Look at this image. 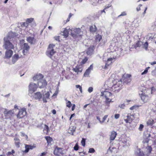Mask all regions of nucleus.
Instances as JSON below:
<instances>
[{
    "mask_svg": "<svg viewBox=\"0 0 156 156\" xmlns=\"http://www.w3.org/2000/svg\"><path fill=\"white\" fill-rule=\"evenodd\" d=\"M15 36L14 33L9 32L7 36L4 37V44L3 47L6 50L11 49L13 48V46L10 41L13 40V38Z\"/></svg>",
    "mask_w": 156,
    "mask_h": 156,
    "instance_id": "nucleus-1",
    "label": "nucleus"
},
{
    "mask_svg": "<svg viewBox=\"0 0 156 156\" xmlns=\"http://www.w3.org/2000/svg\"><path fill=\"white\" fill-rule=\"evenodd\" d=\"M123 85L122 79L119 80H115L114 81L113 84L112 86H109V87L111 88L112 91L118 93L121 89Z\"/></svg>",
    "mask_w": 156,
    "mask_h": 156,
    "instance_id": "nucleus-2",
    "label": "nucleus"
},
{
    "mask_svg": "<svg viewBox=\"0 0 156 156\" xmlns=\"http://www.w3.org/2000/svg\"><path fill=\"white\" fill-rule=\"evenodd\" d=\"M101 95L105 98L106 102H111L112 99L114 98V96L112 95L110 92L106 91L102 92Z\"/></svg>",
    "mask_w": 156,
    "mask_h": 156,
    "instance_id": "nucleus-3",
    "label": "nucleus"
},
{
    "mask_svg": "<svg viewBox=\"0 0 156 156\" xmlns=\"http://www.w3.org/2000/svg\"><path fill=\"white\" fill-rule=\"evenodd\" d=\"M55 46V45L53 44H50L46 51L47 55L51 58L56 52L54 50Z\"/></svg>",
    "mask_w": 156,
    "mask_h": 156,
    "instance_id": "nucleus-4",
    "label": "nucleus"
},
{
    "mask_svg": "<svg viewBox=\"0 0 156 156\" xmlns=\"http://www.w3.org/2000/svg\"><path fill=\"white\" fill-rule=\"evenodd\" d=\"M14 110H8L6 109H5L4 113L5 118L7 119H11L14 115Z\"/></svg>",
    "mask_w": 156,
    "mask_h": 156,
    "instance_id": "nucleus-5",
    "label": "nucleus"
},
{
    "mask_svg": "<svg viewBox=\"0 0 156 156\" xmlns=\"http://www.w3.org/2000/svg\"><path fill=\"white\" fill-rule=\"evenodd\" d=\"M109 54H110L109 53H106L103 56V60L104 61H105L106 59H107V62L106 63V65L105 66V67H107V66H108L109 65H110L111 63L112 62V61L114 59V58H108V57H107V58H105V57L107 55H108Z\"/></svg>",
    "mask_w": 156,
    "mask_h": 156,
    "instance_id": "nucleus-6",
    "label": "nucleus"
},
{
    "mask_svg": "<svg viewBox=\"0 0 156 156\" xmlns=\"http://www.w3.org/2000/svg\"><path fill=\"white\" fill-rule=\"evenodd\" d=\"M37 85L35 83H31L29 86V91L30 93H33L37 88Z\"/></svg>",
    "mask_w": 156,
    "mask_h": 156,
    "instance_id": "nucleus-7",
    "label": "nucleus"
},
{
    "mask_svg": "<svg viewBox=\"0 0 156 156\" xmlns=\"http://www.w3.org/2000/svg\"><path fill=\"white\" fill-rule=\"evenodd\" d=\"M71 34L72 36L74 37L76 35L81 36L83 33L80 28H76L71 30Z\"/></svg>",
    "mask_w": 156,
    "mask_h": 156,
    "instance_id": "nucleus-8",
    "label": "nucleus"
},
{
    "mask_svg": "<svg viewBox=\"0 0 156 156\" xmlns=\"http://www.w3.org/2000/svg\"><path fill=\"white\" fill-rule=\"evenodd\" d=\"M27 112L26 109L24 108L21 109L19 111L17 115V118L21 119L23 117L26 115Z\"/></svg>",
    "mask_w": 156,
    "mask_h": 156,
    "instance_id": "nucleus-9",
    "label": "nucleus"
},
{
    "mask_svg": "<svg viewBox=\"0 0 156 156\" xmlns=\"http://www.w3.org/2000/svg\"><path fill=\"white\" fill-rule=\"evenodd\" d=\"M37 86H38L39 87L41 88L45 87L47 85V83L46 81L44 80H41L37 82Z\"/></svg>",
    "mask_w": 156,
    "mask_h": 156,
    "instance_id": "nucleus-10",
    "label": "nucleus"
},
{
    "mask_svg": "<svg viewBox=\"0 0 156 156\" xmlns=\"http://www.w3.org/2000/svg\"><path fill=\"white\" fill-rule=\"evenodd\" d=\"M130 76L129 74H125L123 76L122 79L124 83L128 84L130 83L131 81V79L130 78Z\"/></svg>",
    "mask_w": 156,
    "mask_h": 156,
    "instance_id": "nucleus-11",
    "label": "nucleus"
},
{
    "mask_svg": "<svg viewBox=\"0 0 156 156\" xmlns=\"http://www.w3.org/2000/svg\"><path fill=\"white\" fill-rule=\"evenodd\" d=\"M54 154L56 156H60L63 154L62 148L58 147L55 148L54 151Z\"/></svg>",
    "mask_w": 156,
    "mask_h": 156,
    "instance_id": "nucleus-12",
    "label": "nucleus"
},
{
    "mask_svg": "<svg viewBox=\"0 0 156 156\" xmlns=\"http://www.w3.org/2000/svg\"><path fill=\"white\" fill-rule=\"evenodd\" d=\"M141 99L144 103L147 102L149 100V98L148 96L145 93H142L140 95Z\"/></svg>",
    "mask_w": 156,
    "mask_h": 156,
    "instance_id": "nucleus-13",
    "label": "nucleus"
},
{
    "mask_svg": "<svg viewBox=\"0 0 156 156\" xmlns=\"http://www.w3.org/2000/svg\"><path fill=\"white\" fill-rule=\"evenodd\" d=\"M118 149L114 147H110L108 150L107 152L109 154H111L112 155L115 154L117 152Z\"/></svg>",
    "mask_w": 156,
    "mask_h": 156,
    "instance_id": "nucleus-14",
    "label": "nucleus"
},
{
    "mask_svg": "<svg viewBox=\"0 0 156 156\" xmlns=\"http://www.w3.org/2000/svg\"><path fill=\"white\" fill-rule=\"evenodd\" d=\"M50 93L49 92H45L43 94V101L44 102H46L49 99Z\"/></svg>",
    "mask_w": 156,
    "mask_h": 156,
    "instance_id": "nucleus-15",
    "label": "nucleus"
},
{
    "mask_svg": "<svg viewBox=\"0 0 156 156\" xmlns=\"http://www.w3.org/2000/svg\"><path fill=\"white\" fill-rule=\"evenodd\" d=\"M127 118L124 119L126 123H130L133 119L134 118V115H131L130 114H128L127 116Z\"/></svg>",
    "mask_w": 156,
    "mask_h": 156,
    "instance_id": "nucleus-16",
    "label": "nucleus"
},
{
    "mask_svg": "<svg viewBox=\"0 0 156 156\" xmlns=\"http://www.w3.org/2000/svg\"><path fill=\"white\" fill-rule=\"evenodd\" d=\"M63 30L62 32V35H63L65 37H67L68 36V34L69 32V31H71V30H69V27H67L66 28L63 29Z\"/></svg>",
    "mask_w": 156,
    "mask_h": 156,
    "instance_id": "nucleus-17",
    "label": "nucleus"
},
{
    "mask_svg": "<svg viewBox=\"0 0 156 156\" xmlns=\"http://www.w3.org/2000/svg\"><path fill=\"white\" fill-rule=\"evenodd\" d=\"M43 76L41 74H39L36 75L33 77V79L35 82H38L41 80H43Z\"/></svg>",
    "mask_w": 156,
    "mask_h": 156,
    "instance_id": "nucleus-18",
    "label": "nucleus"
},
{
    "mask_svg": "<svg viewBox=\"0 0 156 156\" xmlns=\"http://www.w3.org/2000/svg\"><path fill=\"white\" fill-rule=\"evenodd\" d=\"M75 72L78 73L79 72H81L83 70V66L81 64L77 65L75 68L73 69Z\"/></svg>",
    "mask_w": 156,
    "mask_h": 156,
    "instance_id": "nucleus-19",
    "label": "nucleus"
},
{
    "mask_svg": "<svg viewBox=\"0 0 156 156\" xmlns=\"http://www.w3.org/2000/svg\"><path fill=\"white\" fill-rule=\"evenodd\" d=\"M13 54V51L11 49L7 50L5 53V57L6 58H9Z\"/></svg>",
    "mask_w": 156,
    "mask_h": 156,
    "instance_id": "nucleus-20",
    "label": "nucleus"
},
{
    "mask_svg": "<svg viewBox=\"0 0 156 156\" xmlns=\"http://www.w3.org/2000/svg\"><path fill=\"white\" fill-rule=\"evenodd\" d=\"M30 46L27 43H25L23 45V53L24 55H25L29 50Z\"/></svg>",
    "mask_w": 156,
    "mask_h": 156,
    "instance_id": "nucleus-21",
    "label": "nucleus"
},
{
    "mask_svg": "<svg viewBox=\"0 0 156 156\" xmlns=\"http://www.w3.org/2000/svg\"><path fill=\"white\" fill-rule=\"evenodd\" d=\"M27 41L31 44H34L36 42V39L34 37L30 36L27 37Z\"/></svg>",
    "mask_w": 156,
    "mask_h": 156,
    "instance_id": "nucleus-22",
    "label": "nucleus"
},
{
    "mask_svg": "<svg viewBox=\"0 0 156 156\" xmlns=\"http://www.w3.org/2000/svg\"><path fill=\"white\" fill-rule=\"evenodd\" d=\"M20 57L18 54H16L14 55L12 58V63L14 64L20 58Z\"/></svg>",
    "mask_w": 156,
    "mask_h": 156,
    "instance_id": "nucleus-23",
    "label": "nucleus"
},
{
    "mask_svg": "<svg viewBox=\"0 0 156 156\" xmlns=\"http://www.w3.org/2000/svg\"><path fill=\"white\" fill-rule=\"evenodd\" d=\"M34 98L36 99L40 100L42 97V94L40 92H37L34 94Z\"/></svg>",
    "mask_w": 156,
    "mask_h": 156,
    "instance_id": "nucleus-24",
    "label": "nucleus"
},
{
    "mask_svg": "<svg viewBox=\"0 0 156 156\" xmlns=\"http://www.w3.org/2000/svg\"><path fill=\"white\" fill-rule=\"evenodd\" d=\"M91 2V4L94 5H96L98 4H100L102 3L103 0H89Z\"/></svg>",
    "mask_w": 156,
    "mask_h": 156,
    "instance_id": "nucleus-25",
    "label": "nucleus"
},
{
    "mask_svg": "<svg viewBox=\"0 0 156 156\" xmlns=\"http://www.w3.org/2000/svg\"><path fill=\"white\" fill-rule=\"evenodd\" d=\"M93 68V66L92 65H91L90 67L88 68L86 70L84 74V76H88L90 71L91 70H92Z\"/></svg>",
    "mask_w": 156,
    "mask_h": 156,
    "instance_id": "nucleus-26",
    "label": "nucleus"
},
{
    "mask_svg": "<svg viewBox=\"0 0 156 156\" xmlns=\"http://www.w3.org/2000/svg\"><path fill=\"white\" fill-rule=\"evenodd\" d=\"M76 127L74 126H70L68 130V133L72 135H73V133L75 131Z\"/></svg>",
    "mask_w": 156,
    "mask_h": 156,
    "instance_id": "nucleus-27",
    "label": "nucleus"
},
{
    "mask_svg": "<svg viewBox=\"0 0 156 156\" xmlns=\"http://www.w3.org/2000/svg\"><path fill=\"white\" fill-rule=\"evenodd\" d=\"M94 49V47L93 46H90V47L88 49L87 53V55H90L93 52Z\"/></svg>",
    "mask_w": 156,
    "mask_h": 156,
    "instance_id": "nucleus-28",
    "label": "nucleus"
},
{
    "mask_svg": "<svg viewBox=\"0 0 156 156\" xmlns=\"http://www.w3.org/2000/svg\"><path fill=\"white\" fill-rule=\"evenodd\" d=\"M34 146L29 145H26L25 146V152L27 153L30 149H32L34 148Z\"/></svg>",
    "mask_w": 156,
    "mask_h": 156,
    "instance_id": "nucleus-29",
    "label": "nucleus"
},
{
    "mask_svg": "<svg viewBox=\"0 0 156 156\" xmlns=\"http://www.w3.org/2000/svg\"><path fill=\"white\" fill-rule=\"evenodd\" d=\"M117 135V133L116 132L113 131L112 132L111 135L110 136V140H113L115 138Z\"/></svg>",
    "mask_w": 156,
    "mask_h": 156,
    "instance_id": "nucleus-30",
    "label": "nucleus"
},
{
    "mask_svg": "<svg viewBox=\"0 0 156 156\" xmlns=\"http://www.w3.org/2000/svg\"><path fill=\"white\" fill-rule=\"evenodd\" d=\"M155 38V35L154 34H150L147 35V39L148 40H152Z\"/></svg>",
    "mask_w": 156,
    "mask_h": 156,
    "instance_id": "nucleus-31",
    "label": "nucleus"
},
{
    "mask_svg": "<svg viewBox=\"0 0 156 156\" xmlns=\"http://www.w3.org/2000/svg\"><path fill=\"white\" fill-rule=\"evenodd\" d=\"M14 140L15 141V144L16 146L17 147H20V140L16 137L14 138Z\"/></svg>",
    "mask_w": 156,
    "mask_h": 156,
    "instance_id": "nucleus-32",
    "label": "nucleus"
},
{
    "mask_svg": "<svg viewBox=\"0 0 156 156\" xmlns=\"http://www.w3.org/2000/svg\"><path fill=\"white\" fill-rule=\"evenodd\" d=\"M136 156H144V154L143 151L140 150H138V151L135 153Z\"/></svg>",
    "mask_w": 156,
    "mask_h": 156,
    "instance_id": "nucleus-33",
    "label": "nucleus"
},
{
    "mask_svg": "<svg viewBox=\"0 0 156 156\" xmlns=\"http://www.w3.org/2000/svg\"><path fill=\"white\" fill-rule=\"evenodd\" d=\"M102 39V37L101 35L98 34L96 36L95 40L96 42H99Z\"/></svg>",
    "mask_w": 156,
    "mask_h": 156,
    "instance_id": "nucleus-34",
    "label": "nucleus"
},
{
    "mask_svg": "<svg viewBox=\"0 0 156 156\" xmlns=\"http://www.w3.org/2000/svg\"><path fill=\"white\" fill-rule=\"evenodd\" d=\"M113 84V83L111 81H108L105 83V84L107 85L108 87L110 89H111V88L109 87V86H112Z\"/></svg>",
    "mask_w": 156,
    "mask_h": 156,
    "instance_id": "nucleus-35",
    "label": "nucleus"
},
{
    "mask_svg": "<svg viewBox=\"0 0 156 156\" xmlns=\"http://www.w3.org/2000/svg\"><path fill=\"white\" fill-rule=\"evenodd\" d=\"M142 42L140 41H138L136 43V44L135 46V47L136 48L137 47H140L141 46V45H142Z\"/></svg>",
    "mask_w": 156,
    "mask_h": 156,
    "instance_id": "nucleus-36",
    "label": "nucleus"
},
{
    "mask_svg": "<svg viewBox=\"0 0 156 156\" xmlns=\"http://www.w3.org/2000/svg\"><path fill=\"white\" fill-rule=\"evenodd\" d=\"M148 125H152L154 124V120L152 119L149 120L147 122Z\"/></svg>",
    "mask_w": 156,
    "mask_h": 156,
    "instance_id": "nucleus-37",
    "label": "nucleus"
},
{
    "mask_svg": "<svg viewBox=\"0 0 156 156\" xmlns=\"http://www.w3.org/2000/svg\"><path fill=\"white\" fill-rule=\"evenodd\" d=\"M66 106L69 108H70L72 105V104L71 102L67 100L66 99Z\"/></svg>",
    "mask_w": 156,
    "mask_h": 156,
    "instance_id": "nucleus-38",
    "label": "nucleus"
},
{
    "mask_svg": "<svg viewBox=\"0 0 156 156\" xmlns=\"http://www.w3.org/2000/svg\"><path fill=\"white\" fill-rule=\"evenodd\" d=\"M45 138L47 141L48 143H50L51 141H52V139L51 138L50 136H46L45 137Z\"/></svg>",
    "mask_w": 156,
    "mask_h": 156,
    "instance_id": "nucleus-39",
    "label": "nucleus"
},
{
    "mask_svg": "<svg viewBox=\"0 0 156 156\" xmlns=\"http://www.w3.org/2000/svg\"><path fill=\"white\" fill-rule=\"evenodd\" d=\"M146 149L147 150V151L148 152V153L150 154L152 151V147L151 146H148L147 148Z\"/></svg>",
    "mask_w": 156,
    "mask_h": 156,
    "instance_id": "nucleus-40",
    "label": "nucleus"
},
{
    "mask_svg": "<svg viewBox=\"0 0 156 156\" xmlns=\"http://www.w3.org/2000/svg\"><path fill=\"white\" fill-rule=\"evenodd\" d=\"M34 20L33 18H30L27 19L26 20L28 24L31 23Z\"/></svg>",
    "mask_w": 156,
    "mask_h": 156,
    "instance_id": "nucleus-41",
    "label": "nucleus"
},
{
    "mask_svg": "<svg viewBox=\"0 0 156 156\" xmlns=\"http://www.w3.org/2000/svg\"><path fill=\"white\" fill-rule=\"evenodd\" d=\"M150 68V67H148L146 68L144 71L141 73L142 75L146 74L148 72V69Z\"/></svg>",
    "mask_w": 156,
    "mask_h": 156,
    "instance_id": "nucleus-42",
    "label": "nucleus"
},
{
    "mask_svg": "<svg viewBox=\"0 0 156 156\" xmlns=\"http://www.w3.org/2000/svg\"><path fill=\"white\" fill-rule=\"evenodd\" d=\"M21 25L22 27H27L28 26V24L26 21L25 22L22 23V24H21Z\"/></svg>",
    "mask_w": 156,
    "mask_h": 156,
    "instance_id": "nucleus-43",
    "label": "nucleus"
},
{
    "mask_svg": "<svg viewBox=\"0 0 156 156\" xmlns=\"http://www.w3.org/2000/svg\"><path fill=\"white\" fill-rule=\"evenodd\" d=\"M94 27L93 26H92L90 27V31L92 32H95L96 30V28H95V26H94Z\"/></svg>",
    "mask_w": 156,
    "mask_h": 156,
    "instance_id": "nucleus-44",
    "label": "nucleus"
},
{
    "mask_svg": "<svg viewBox=\"0 0 156 156\" xmlns=\"http://www.w3.org/2000/svg\"><path fill=\"white\" fill-rule=\"evenodd\" d=\"M151 135L150 134H148V136H147V138H146L145 140L143 141L144 143H148V141L150 140V139H149V138L150 137Z\"/></svg>",
    "mask_w": 156,
    "mask_h": 156,
    "instance_id": "nucleus-45",
    "label": "nucleus"
},
{
    "mask_svg": "<svg viewBox=\"0 0 156 156\" xmlns=\"http://www.w3.org/2000/svg\"><path fill=\"white\" fill-rule=\"evenodd\" d=\"M148 46V43L147 42H146L144 44L143 47L146 50H147V47Z\"/></svg>",
    "mask_w": 156,
    "mask_h": 156,
    "instance_id": "nucleus-46",
    "label": "nucleus"
},
{
    "mask_svg": "<svg viewBox=\"0 0 156 156\" xmlns=\"http://www.w3.org/2000/svg\"><path fill=\"white\" fill-rule=\"evenodd\" d=\"M81 143L82 145L83 146H84L85 145V139L84 138H82L81 141Z\"/></svg>",
    "mask_w": 156,
    "mask_h": 156,
    "instance_id": "nucleus-47",
    "label": "nucleus"
},
{
    "mask_svg": "<svg viewBox=\"0 0 156 156\" xmlns=\"http://www.w3.org/2000/svg\"><path fill=\"white\" fill-rule=\"evenodd\" d=\"M108 115H105L103 118V120L101 121V124L103 123L107 118Z\"/></svg>",
    "mask_w": 156,
    "mask_h": 156,
    "instance_id": "nucleus-48",
    "label": "nucleus"
},
{
    "mask_svg": "<svg viewBox=\"0 0 156 156\" xmlns=\"http://www.w3.org/2000/svg\"><path fill=\"white\" fill-rule=\"evenodd\" d=\"M88 59L86 57L84 59H83L81 62V64H84L87 60Z\"/></svg>",
    "mask_w": 156,
    "mask_h": 156,
    "instance_id": "nucleus-49",
    "label": "nucleus"
},
{
    "mask_svg": "<svg viewBox=\"0 0 156 156\" xmlns=\"http://www.w3.org/2000/svg\"><path fill=\"white\" fill-rule=\"evenodd\" d=\"M75 151H77L78 150L79 146L77 143L73 147Z\"/></svg>",
    "mask_w": 156,
    "mask_h": 156,
    "instance_id": "nucleus-50",
    "label": "nucleus"
},
{
    "mask_svg": "<svg viewBox=\"0 0 156 156\" xmlns=\"http://www.w3.org/2000/svg\"><path fill=\"white\" fill-rule=\"evenodd\" d=\"M95 152L94 149L93 148H90L89 149L88 153H93Z\"/></svg>",
    "mask_w": 156,
    "mask_h": 156,
    "instance_id": "nucleus-51",
    "label": "nucleus"
},
{
    "mask_svg": "<svg viewBox=\"0 0 156 156\" xmlns=\"http://www.w3.org/2000/svg\"><path fill=\"white\" fill-rule=\"evenodd\" d=\"M125 105L124 104L120 105L119 106V107L122 109H124L125 107Z\"/></svg>",
    "mask_w": 156,
    "mask_h": 156,
    "instance_id": "nucleus-52",
    "label": "nucleus"
},
{
    "mask_svg": "<svg viewBox=\"0 0 156 156\" xmlns=\"http://www.w3.org/2000/svg\"><path fill=\"white\" fill-rule=\"evenodd\" d=\"M144 126L143 124H141L140 125V126L139 128V129L140 131H142L144 128Z\"/></svg>",
    "mask_w": 156,
    "mask_h": 156,
    "instance_id": "nucleus-53",
    "label": "nucleus"
},
{
    "mask_svg": "<svg viewBox=\"0 0 156 156\" xmlns=\"http://www.w3.org/2000/svg\"><path fill=\"white\" fill-rule=\"evenodd\" d=\"M93 88L92 87H90L88 89V91L89 93H91L93 91Z\"/></svg>",
    "mask_w": 156,
    "mask_h": 156,
    "instance_id": "nucleus-54",
    "label": "nucleus"
},
{
    "mask_svg": "<svg viewBox=\"0 0 156 156\" xmlns=\"http://www.w3.org/2000/svg\"><path fill=\"white\" fill-rule=\"evenodd\" d=\"M142 5L141 4H140L136 8V10L137 11H139L140 10V7L142 6Z\"/></svg>",
    "mask_w": 156,
    "mask_h": 156,
    "instance_id": "nucleus-55",
    "label": "nucleus"
},
{
    "mask_svg": "<svg viewBox=\"0 0 156 156\" xmlns=\"http://www.w3.org/2000/svg\"><path fill=\"white\" fill-rule=\"evenodd\" d=\"M44 129L46 130L47 132H48L49 131V129L48 126L46 125H45Z\"/></svg>",
    "mask_w": 156,
    "mask_h": 156,
    "instance_id": "nucleus-56",
    "label": "nucleus"
},
{
    "mask_svg": "<svg viewBox=\"0 0 156 156\" xmlns=\"http://www.w3.org/2000/svg\"><path fill=\"white\" fill-rule=\"evenodd\" d=\"M120 116V115L119 114H116L115 115V119H118Z\"/></svg>",
    "mask_w": 156,
    "mask_h": 156,
    "instance_id": "nucleus-57",
    "label": "nucleus"
},
{
    "mask_svg": "<svg viewBox=\"0 0 156 156\" xmlns=\"http://www.w3.org/2000/svg\"><path fill=\"white\" fill-rule=\"evenodd\" d=\"M152 74L156 76V68L152 72Z\"/></svg>",
    "mask_w": 156,
    "mask_h": 156,
    "instance_id": "nucleus-58",
    "label": "nucleus"
},
{
    "mask_svg": "<svg viewBox=\"0 0 156 156\" xmlns=\"http://www.w3.org/2000/svg\"><path fill=\"white\" fill-rule=\"evenodd\" d=\"M47 152H44L41 153V154L40 155V156H44L46 154Z\"/></svg>",
    "mask_w": 156,
    "mask_h": 156,
    "instance_id": "nucleus-59",
    "label": "nucleus"
},
{
    "mask_svg": "<svg viewBox=\"0 0 156 156\" xmlns=\"http://www.w3.org/2000/svg\"><path fill=\"white\" fill-rule=\"evenodd\" d=\"M131 101L130 100H126L124 102L125 103V104H128L129 102H130Z\"/></svg>",
    "mask_w": 156,
    "mask_h": 156,
    "instance_id": "nucleus-60",
    "label": "nucleus"
},
{
    "mask_svg": "<svg viewBox=\"0 0 156 156\" xmlns=\"http://www.w3.org/2000/svg\"><path fill=\"white\" fill-rule=\"evenodd\" d=\"M126 15V13L125 12H122L120 15L119 16H124Z\"/></svg>",
    "mask_w": 156,
    "mask_h": 156,
    "instance_id": "nucleus-61",
    "label": "nucleus"
},
{
    "mask_svg": "<svg viewBox=\"0 0 156 156\" xmlns=\"http://www.w3.org/2000/svg\"><path fill=\"white\" fill-rule=\"evenodd\" d=\"M150 63L151 64V65H152L155 64H156V61H154L153 62H151Z\"/></svg>",
    "mask_w": 156,
    "mask_h": 156,
    "instance_id": "nucleus-62",
    "label": "nucleus"
},
{
    "mask_svg": "<svg viewBox=\"0 0 156 156\" xmlns=\"http://www.w3.org/2000/svg\"><path fill=\"white\" fill-rule=\"evenodd\" d=\"M52 112L54 115L56 113V111L55 109L53 110L52 111Z\"/></svg>",
    "mask_w": 156,
    "mask_h": 156,
    "instance_id": "nucleus-63",
    "label": "nucleus"
},
{
    "mask_svg": "<svg viewBox=\"0 0 156 156\" xmlns=\"http://www.w3.org/2000/svg\"><path fill=\"white\" fill-rule=\"evenodd\" d=\"M96 118H97V119L101 123V119H100V118L99 117H98V116H97Z\"/></svg>",
    "mask_w": 156,
    "mask_h": 156,
    "instance_id": "nucleus-64",
    "label": "nucleus"
}]
</instances>
